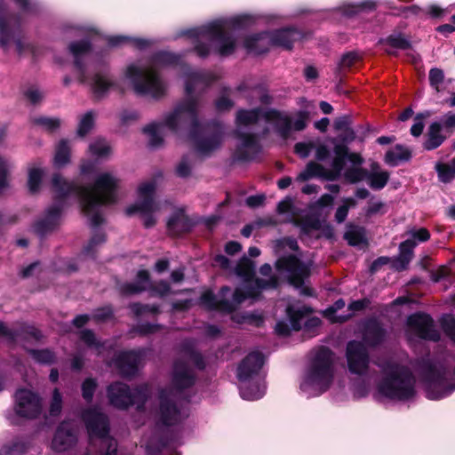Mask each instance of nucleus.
<instances>
[{"label":"nucleus","instance_id":"0eeeda50","mask_svg":"<svg viewBox=\"0 0 455 455\" xmlns=\"http://www.w3.org/2000/svg\"><path fill=\"white\" fill-rule=\"evenodd\" d=\"M333 352L325 346L320 347L311 360L306 381L312 386H317L322 392H325L331 387L333 371Z\"/></svg>","mask_w":455,"mask_h":455},{"label":"nucleus","instance_id":"f03ea898","mask_svg":"<svg viewBox=\"0 0 455 455\" xmlns=\"http://www.w3.org/2000/svg\"><path fill=\"white\" fill-rule=\"evenodd\" d=\"M213 82L212 75L205 72H192L188 75L185 82L186 98L181 100L173 112L164 120V125L176 132L180 124H188L189 128L194 126L198 119L199 98L194 95L196 88L202 84L205 87Z\"/></svg>","mask_w":455,"mask_h":455},{"label":"nucleus","instance_id":"4d7b16f0","mask_svg":"<svg viewBox=\"0 0 455 455\" xmlns=\"http://www.w3.org/2000/svg\"><path fill=\"white\" fill-rule=\"evenodd\" d=\"M285 247H288L290 250L295 252H298L300 250L296 238L292 236H284L275 241L274 251L275 254H279L284 250Z\"/></svg>","mask_w":455,"mask_h":455},{"label":"nucleus","instance_id":"bf43d9fd","mask_svg":"<svg viewBox=\"0 0 455 455\" xmlns=\"http://www.w3.org/2000/svg\"><path fill=\"white\" fill-rule=\"evenodd\" d=\"M107 241V235L103 231H95L93 232L92 237L90 238L88 243L84 247V253L87 255H92L95 251V248L98 245L103 244Z\"/></svg>","mask_w":455,"mask_h":455},{"label":"nucleus","instance_id":"412c9836","mask_svg":"<svg viewBox=\"0 0 455 455\" xmlns=\"http://www.w3.org/2000/svg\"><path fill=\"white\" fill-rule=\"evenodd\" d=\"M235 137L242 140V145L237 147L234 158L238 162H249L259 155L262 147L258 134L236 131Z\"/></svg>","mask_w":455,"mask_h":455},{"label":"nucleus","instance_id":"b1692460","mask_svg":"<svg viewBox=\"0 0 455 455\" xmlns=\"http://www.w3.org/2000/svg\"><path fill=\"white\" fill-rule=\"evenodd\" d=\"M194 225V222L186 214L185 210L180 208L170 216L166 228L171 235L180 236L191 232Z\"/></svg>","mask_w":455,"mask_h":455},{"label":"nucleus","instance_id":"680f3d73","mask_svg":"<svg viewBox=\"0 0 455 455\" xmlns=\"http://www.w3.org/2000/svg\"><path fill=\"white\" fill-rule=\"evenodd\" d=\"M117 441L114 437L105 438L100 442L98 455H118Z\"/></svg>","mask_w":455,"mask_h":455},{"label":"nucleus","instance_id":"cd10ccee","mask_svg":"<svg viewBox=\"0 0 455 455\" xmlns=\"http://www.w3.org/2000/svg\"><path fill=\"white\" fill-rule=\"evenodd\" d=\"M172 441V434L168 430L158 431L148 442L146 451L148 455H160Z\"/></svg>","mask_w":455,"mask_h":455},{"label":"nucleus","instance_id":"9d476101","mask_svg":"<svg viewBox=\"0 0 455 455\" xmlns=\"http://www.w3.org/2000/svg\"><path fill=\"white\" fill-rule=\"evenodd\" d=\"M275 267L279 272H287L289 283L297 289L301 288L303 295L313 296V289L304 287L305 280L310 275V269L296 255L289 254L279 257L275 263Z\"/></svg>","mask_w":455,"mask_h":455},{"label":"nucleus","instance_id":"e2e57ef3","mask_svg":"<svg viewBox=\"0 0 455 455\" xmlns=\"http://www.w3.org/2000/svg\"><path fill=\"white\" fill-rule=\"evenodd\" d=\"M376 3L372 0H366L356 4L348 5L346 8V14L348 16L355 15L362 12H372L376 9Z\"/></svg>","mask_w":455,"mask_h":455},{"label":"nucleus","instance_id":"79ce46f5","mask_svg":"<svg viewBox=\"0 0 455 455\" xmlns=\"http://www.w3.org/2000/svg\"><path fill=\"white\" fill-rule=\"evenodd\" d=\"M225 26V29L230 33L234 37V34L229 30V28L233 29H240V28H246L249 26H251L253 23V19L250 15H238L235 17H232L228 20H222Z\"/></svg>","mask_w":455,"mask_h":455},{"label":"nucleus","instance_id":"6e6d98bb","mask_svg":"<svg viewBox=\"0 0 455 455\" xmlns=\"http://www.w3.org/2000/svg\"><path fill=\"white\" fill-rule=\"evenodd\" d=\"M129 308L135 316H140L146 313L152 315H159L161 313L160 306L156 304H142L140 302H133L129 305Z\"/></svg>","mask_w":455,"mask_h":455},{"label":"nucleus","instance_id":"f3484780","mask_svg":"<svg viewBox=\"0 0 455 455\" xmlns=\"http://www.w3.org/2000/svg\"><path fill=\"white\" fill-rule=\"evenodd\" d=\"M53 197V204L44 213V218L34 222L32 228L34 232L40 237L52 232L60 224V220L67 199H58V192Z\"/></svg>","mask_w":455,"mask_h":455},{"label":"nucleus","instance_id":"a878e982","mask_svg":"<svg viewBox=\"0 0 455 455\" xmlns=\"http://www.w3.org/2000/svg\"><path fill=\"white\" fill-rule=\"evenodd\" d=\"M201 302L209 310L218 311L225 314H231L235 311V306L227 299H218L212 291H206L201 295Z\"/></svg>","mask_w":455,"mask_h":455},{"label":"nucleus","instance_id":"5701e85b","mask_svg":"<svg viewBox=\"0 0 455 455\" xmlns=\"http://www.w3.org/2000/svg\"><path fill=\"white\" fill-rule=\"evenodd\" d=\"M264 364V355L259 351L249 353L238 364L236 378L241 382H248L257 375Z\"/></svg>","mask_w":455,"mask_h":455},{"label":"nucleus","instance_id":"72a5a7b5","mask_svg":"<svg viewBox=\"0 0 455 455\" xmlns=\"http://www.w3.org/2000/svg\"><path fill=\"white\" fill-rule=\"evenodd\" d=\"M442 124L439 122H433L427 133V139L423 143L425 150L432 151L439 148L446 140V136L441 133Z\"/></svg>","mask_w":455,"mask_h":455},{"label":"nucleus","instance_id":"ea45409f","mask_svg":"<svg viewBox=\"0 0 455 455\" xmlns=\"http://www.w3.org/2000/svg\"><path fill=\"white\" fill-rule=\"evenodd\" d=\"M44 172L40 167H30L28 171V189L29 194L36 195L40 191Z\"/></svg>","mask_w":455,"mask_h":455},{"label":"nucleus","instance_id":"aec40b11","mask_svg":"<svg viewBox=\"0 0 455 455\" xmlns=\"http://www.w3.org/2000/svg\"><path fill=\"white\" fill-rule=\"evenodd\" d=\"M77 441V431L74 423L70 420H63L55 430L52 448L57 452L66 451L73 448Z\"/></svg>","mask_w":455,"mask_h":455},{"label":"nucleus","instance_id":"dca6fc26","mask_svg":"<svg viewBox=\"0 0 455 455\" xmlns=\"http://www.w3.org/2000/svg\"><path fill=\"white\" fill-rule=\"evenodd\" d=\"M172 390L162 388L158 392V418L156 424L164 427H172L181 421V411L173 400Z\"/></svg>","mask_w":455,"mask_h":455},{"label":"nucleus","instance_id":"338daca9","mask_svg":"<svg viewBox=\"0 0 455 455\" xmlns=\"http://www.w3.org/2000/svg\"><path fill=\"white\" fill-rule=\"evenodd\" d=\"M80 339L88 347L96 349L103 347V344L99 341L93 331L90 329H84L80 331Z\"/></svg>","mask_w":455,"mask_h":455},{"label":"nucleus","instance_id":"69168bd1","mask_svg":"<svg viewBox=\"0 0 455 455\" xmlns=\"http://www.w3.org/2000/svg\"><path fill=\"white\" fill-rule=\"evenodd\" d=\"M98 384L95 379L86 378L81 386L82 396L87 403H92Z\"/></svg>","mask_w":455,"mask_h":455},{"label":"nucleus","instance_id":"13d9d810","mask_svg":"<svg viewBox=\"0 0 455 455\" xmlns=\"http://www.w3.org/2000/svg\"><path fill=\"white\" fill-rule=\"evenodd\" d=\"M92 43L87 39L73 41L68 44V50L74 57H81L92 51Z\"/></svg>","mask_w":455,"mask_h":455},{"label":"nucleus","instance_id":"c9c22d12","mask_svg":"<svg viewBox=\"0 0 455 455\" xmlns=\"http://www.w3.org/2000/svg\"><path fill=\"white\" fill-rule=\"evenodd\" d=\"M264 112L261 108H254L251 109L240 108L235 115V124L237 126H249L256 124Z\"/></svg>","mask_w":455,"mask_h":455},{"label":"nucleus","instance_id":"c03bdc74","mask_svg":"<svg viewBox=\"0 0 455 455\" xmlns=\"http://www.w3.org/2000/svg\"><path fill=\"white\" fill-rule=\"evenodd\" d=\"M139 204H134L128 206L125 210L126 215L132 216L136 212L140 213H152L155 211V200L151 197H141Z\"/></svg>","mask_w":455,"mask_h":455},{"label":"nucleus","instance_id":"864d4df0","mask_svg":"<svg viewBox=\"0 0 455 455\" xmlns=\"http://www.w3.org/2000/svg\"><path fill=\"white\" fill-rule=\"evenodd\" d=\"M159 124L152 123L143 128V132L149 136V146L159 148L164 143V139L159 132Z\"/></svg>","mask_w":455,"mask_h":455},{"label":"nucleus","instance_id":"20e7f679","mask_svg":"<svg viewBox=\"0 0 455 455\" xmlns=\"http://www.w3.org/2000/svg\"><path fill=\"white\" fill-rule=\"evenodd\" d=\"M125 76L132 82L134 92L139 95H150L160 99L165 94V85L155 67L141 68L134 64L127 67Z\"/></svg>","mask_w":455,"mask_h":455},{"label":"nucleus","instance_id":"58836bf2","mask_svg":"<svg viewBox=\"0 0 455 455\" xmlns=\"http://www.w3.org/2000/svg\"><path fill=\"white\" fill-rule=\"evenodd\" d=\"M181 57L168 51H158L151 57V62L154 66H176L180 61Z\"/></svg>","mask_w":455,"mask_h":455},{"label":"nucleus","instance_id":"f257e3e1","mask_svg":"<svg viewBox=\"0 0 455 455\" xmlns=\"http://www.w3.org/2000/svg\"><path fill=\"white\" fill-rule=\"evenodd\" d=\"M52 185L53 190L58 192V199H67L71 194L79 198L81 211L85 216H91L90 225L93 228L104 222L99 209L103 205L115 204L117 199L118 180L109 172L100 174L90 187L68 181L60 173H54Z\"/></svg>","mask_w":455,"mask_h":455},{"label":"nucleus","instance_id":"7ed1b4c3","mask_svg":"<svg viewBox=\"0 0 455 455\" xmlns=\"http://www.w3.org/2000/svg\"><path fill=\"white\" fill-rule=\"evenodd\" d=\"M378 392L390 399L408 401L416 395L415 378L411 370L397 363L389 364L379 382Z\"/></svg>","mask_w":455,"mask_h":455},{"label":"nucleus","instance_id":"a19ab883","mask_svg":"<svg viewBox=\"0 0 455 455\" xmlns=\"http://www.w3.org/2000/svg\"><path fill=\"white\" fill-rule=\"evenodd\" d=\"M235 274L245 281L252 279L255 275V263L247 256L243 255L237 262Z\"/></svg>","mask_w":455,"mask_h":455},{"label":"nucleus","instance_id":"f704fd0d","mask_svg":"<svg viewBox=\"0 0 455 455\" xmlns=\"http://www.w3.org/2000/svg\"><path fill=\"white\" fill-rule=\"evenodd\" d=\"M343 238L350 246L368 245L369 242L366 236L364 227L357 226L352 223L347 225V230L344 233Z\"/></svg>","mask_w":455,"mask_h":455},{"label":"nucleus","instance_id":"052dcab7","mask_svg":"<svg viewBox=\"0 0 455 455\" xmlns=\"http://www.w3.org/2000/svg\"><path fill=\"white\" fill-rule=\"evenodd\" d=\"M27 446L21 441H12L0 449V455H23L27 452Z\"/></svg>","mask_w":455,"mask_h":455},{"label":"nucleus","instance_id":"39448f33","mask_svg":"<svg viewBox=\"0 0 455 455\" xmlns=\"http://www.w3.org/2000/svg\"><path fill=\"white\" fill-rule=\"evenodd\" d=\"M183 35L199 40L200 36H208L212 42H218L216 52L221 57L232 55L236 49V39L225 29L220 20H214L206 25L192 28L183 32Z\"/></svg>","mask_w":455,"mask_h":455},{"label":"nucleus","instance_id":"473e14b6","mask_svg":"<svg viewBox=\"0 0 455 455\" xmlns=\"http://www.w3.org/2000/svg\"><path fill=\"white\" fill-rule=\"evenodd\" d=\"M328 172L329 170L325 169L321 164L310 161L307 164L304 171L298 175L297 180L304 182L313 178H320L331 181Z\"/></svg>","mask_w":455,"mask_h":455},{"label":"nucleus","instance_id":"423d86ee","mask_svg":"<svg viewBox=\"0 0 455 455\" xmlns=\"http://www.w3.org/2000/svg\"><path fill=\"white\" fill-rule=\"evenodd\" d=\"M269 35V42L273 46L282 47L285 50H291L295 42L300 40L303 36L300 30L294 27H285L275 29L270 33H259L245 37L243 46L248 52H253L256 54H265L268 52L267 46H261L259 41L264 36Z\"/></svg>","mask_w":455,"mask_h":455},{"label":"nucleus","instance_id":"5fc2aeb1","mask_svg":"<svg viewBox=\"0 0 455 455\" xmlns=\"http://www.w3.org/2000/svg\"><path fill=\"white\" fill-rule=\"evenodd\" d=\"M369 171L363 167H350L344 172L345 180L350 184H356L363 180H367Z\"/></svg>","mask_w":455,"mask_h":455},{"label":"nucleus","instance_id":"3c124183","mask_svg":"<svg viewBox=\"0 0 455 455\" xmlns=\"http://www.w3.org/2000/svg\"><path fill=\"white\" fill-rule=\"evenodd\" d=\"M32 123L36 125L43 127L48 132H54L61 124V121L58 117H48L44 116L33 118Z\"/></svg>","mask_w":455,"mask_h":455},{"label":"nucleus","instance_id":"bb28decb","mask_svg":"<svg viewBox=\"0 0 455 455\" xmlns=\"http://www.w3.org/2000/svg\"><path fill=\"white\" fill-rule=\"evenodd\" d=\"M333 153L334 158L331 162V170L328 172L331 181L339 179L341 172L346 166L348 156V147L345 144H335Z\"/></svg>","mask_w":455,"mask_h":455},{"label":"nucleus","instance_id":"a18cd8bd","mask_svg":"<svg viewBox=\"0 0 455 455\" xmlns=\"http://www.w3.org/2000/svg\"><path fill=\"white\" fill-rule=\"evenodd\" d=\"M264 389L259 384L243 382L240 387V394L243 399L258 400L264 395Z\"/></svg>","mask_w":455,"mask_h":455},{"label":"nucleus","instance_id":"49530a36","mask_svg":"<svg viewBox=\"0 0 455 455\" xmlns=\"http://www.w3.org/2000/svg\"><path fill=\"white\" fill-rule=\"evenodd\" d=\"M390 178L387 171H381L379 172H370L367 175V180L370 188L373 190H381L384 188Z\"/></svg>","mask_w":455,"mask_h":455},{"label":"nucleus","instance_id":"e433bc0d","mask_svg":"<svg viewBox=\"0 0 455 455\" xmlns=\"http://www.w3.org/2000/svg\"><path fill=\"white\" fill-rule=\"evenodd\" d=\"M71 149L68 140L61 139L56 146L53 165L60 169L70 163Z\"/></svg>","mask_w":455,"mask_h":455},{"label":"nucleus","instance_id":"c85d7f7f","mask_svg":"<svg viewBox=\"0 0 455 455\" xmlns=\"http://www.w3.org/2000/svg\"><path fill=\"white\" fill-rule=\"evenodd\" d=\"M11 333L9 341L11 343H15L18 340L28 342L31 339L40 341L43 338L42 331L39 329L27 323H22L18 328L11 329Z\"/></svg>","mask_w":455,"mask_h":455},{"label":"nucleus","instance_id":"0e129e2a","mask_svg":"<svg viewBox=\"0 0 455 455\" xmlns=\"http://www.w3.org/2000/svg\"><path fill=\"white\" fill-rule=\"evenodd\" d=\"M148 291L151 293V296H157L159 298H164L171 293V285L165 280H160L157 283H150L148 286Z\"/></svg>","mask_w":455,"mask_h":455},{"label":"nucleus","instance_id":"4468645a","mask_svg":"<svg viewBox=\"0 0 455 455\" xmlns=\"http://www.w3.org/2000/svg\"><path fill=\"white\" fill-rule=\"evenodd\" d=\"M345 355L349 372L359 376L366 374L370 367V355L363 342L348 341Z\"/></svg>","mask_w":455,"mask_h":455},{"label":"nucleus","instance_id":"393cba45","mask_svg":"<svg viewBox=\"0 0 455 455\" xmlns=\"http://www.w3.org/2000/svg\"><path fill=\"white\" fill-rule=\"evenodd\" d=\"M117 87V83L112 78L108 69L97 71L92 77L91 88L97 99L105 97L110 89Z\"/></svg>","mask_w":455,"mask_h":455},{"label":"nucleus","instance_id":"09e8293b","mask_svg":"<svg viewBox=\"0 0 455 455\" xmlns=\"http://www.w3.org/2000/svg\"><path fill=\"white\" fill-rule=\"evenodd\" d=\"M294 224L300 228L303 235H309L312 230H320L322 223L319 218L307 216L301 220H295Z\"/></svg>","mask_w":455,"mask_h":455},{"label":"nucleus","instance_id":"4c0bfd02","mask_svg":"<svg viewBox=\"0 0 455 455\" xmlns=\"http://www.w3.org/2000/svg\"><path fill=\"white\" fill-rule=\"evenodd\" d=\"M180 350L188 357L196 369L204 371L206 368V362L203 355L194 347L192 343L188 341L183 342Z\"/></svg>","mask_w":455,"mask_h":455},{"label":"nucleus","instance_id":"603ef678","mask_svg":"<svg viewBox=\"0 0 455 455\" xmlns=\"http://www.w3.org/2000/svg\"><path fill=\"white\" fill-rule=\"evenodd\" d=\"M95 118L93 111H87L80 119L76 133L79 137L86 136L94 127Z\"/></svg>","mask_w":455,"mask_h":455},{"label":"nucleus","instance_id":"9b49d317","mask_svg":"<svg viewBox=\"0 0 455 455\" xmlns=\"http://www.w3.org/2000/svg\"><path fill=\"white\" fill-rule=\"evenodd\" d=\"M297 119L292 124L290 116L284 115L282 111L275 108H269L264 111L263 117L267 123H274L275 132L284 140L291 136V130L300 132L307 128L309 120V112L299 110L296 113Z\"/></svg>","mask_w":455,"mask_h":455},{"label":"nucleus","instance_id":"1a4fd4ad","mask_svg":"<svg viewBox=\"0 0 455 455\" xmlns=\"http://www.w3.org/2000/svg\"><path fill=\"white\" fill-rule=\"evenodd\" d=\"M109 403L115 408L126 410L134 404L144 405L148 401V390L143 386L133 389L123 382H114L107 388Z\"/></svg>","mask_w":455,"mask_h":455},{"label":"nucleus","instance_id":"2eb2a0df","mask_svg":"<svg viewBox=\"0 0 455 455\" xmlns=\"http://www.w3.org/2000/svg\"><path fill=\"white\" fill-rule=\"evenodd\" d=\"M82 419L85 425L90 439L98 438L100 441L112 437L108 416L96 408H88L82 413Z\"/></svg>","mask_w":455,"mask_h":455},{"label":"nucleus","instance_id":"4be33fe9","mask_svg":"<svg viewBox=\"0 0 455 455\" xmlns=\"http://www.w3.org/2000/svg\"><path fill=\"white\" fill-rule=\"evenodd\" d=\"M387 334L381 322L375 317L368 318L363 323L362 339L364 346L378 347L386 340Z\"/></svg>","mask_w":455,"mask_h":455},{"label":"nucleus","instance_id":"37998d69","mask_svg":"<svg viewBox=\"0 0 455 455\" xmlns=\"http://www.w3.org/2000/svg\"><path fill=\"white\" fill-rule=\"evenodd\" d=\"M435 171L441 182L450 183L455 179V164L453 158L450 163H438Z\"/></svg>","mask_w":455,"mask_h":455},{"label":"nucleus","instance_id":"ddd939ff","mask_svg":"<svg viewBox=\"0 0 455 455\" xmlns=\"http://www.w3.org/2000/svg\"><path fill=\"white\" fill-rule=\"evenodd\" d=\"M406 325L421 339L437 342L441 339L433 317L427 313L418 311L411 314L407 316Z\"/></svg>","mask_w":455,"mask_h":455},{"label":"nucleus","instance_id":"c756f323","mask_svg":"<svg viewBox=\"0 0 455 455\" xmlns=\"http://www.w3.org/2000/svg\"><path fill=\"white\" fill-rule=\"evenodd\" d=\"M379 44H385L390 48L385 49V52L388 55H396L395 52L392 49L406 51L412 47V44L409 39H407L403 33H393L386 38H380L379 40Z\"/></svg>","mask_w":455,"mask_h":455},{"label":"nucleus","instance_id":"de8ad7c7","mask_svg":"<svg viewBox=\"0 0 455 455\" xmlns=\"http://www.w3.org/2000/svg\"><path fill=\"white\" fill-rule=\"evenodd\" d=\"M28 353L38 363L51 365L56 363V355L49 348L29 349Z\"/></svg>","mask_w":455,"mask_h":455},{"label":"nucleus","instance_id":"8fccbe9b","mask_svg":"<svg viewBox=\"0 0 455 455\" xmlns=\"http://www.w3.org/2000/svg\"><path fill=\"white\" fill-rule=\"evenodd\" d=\"M90 153L98 158H103L110 155L111 147L104 138H99L89 145Z\"/></svg>","mask_w":455,"mask_h":455},{"label":"nucleus","instance_id":"6ab92c4d","mask_svg":"<svg viewBox=\"0 0 455 455\" xmlns=\"http://www.w3.org/2000/svg\"><path fill=\"white\" fill-rule=\"evenodd\" d=\"M196 375L188 367V363L182 360H176L172 365L171 388L173 393L181 394L187 389L195 386Z\"/></svg>","mask_w":455,"mask_h":455},{"label":"nucleus","instance_id":"774afa93","mask_svg":"<svg viewBox=\"0 0 455 455\" xmlns=\"http://www.w3.org/2000/svg\"><path fill=\"white\" fill-rule=\"evenodd\" d=\"M440 323L443 332L455 342V317L452 315H445Z\"/></svg>","mask_w":455,"mask_h":455},{"label":"nucleus","instance_id":"a211bd4d","mask_svg":"<svg viewBox=\"0 0 455 455\" xmlns=\"http://www.w3.org/2000/svg\"><path fill=\"white\" fill-rule=\"evenodd\" d=\"M146 355V348L121 351L115 356L114 363L123 377H134Z\"/></svg>","mask_w":455,"mask_h":455},{"label":"nucleus","instance_id":"2f4dec72","mask_svg":"<svg viewBox=\"0 0 455 455\" xmlns=\"http://www.w3.org/2000/svg\"><path fill=\"white\" fill-rule=\"evenodd\" d=\"M412 157L410 148L402 144H396L393 149L386 152L384 161L389 166H397L400 163L409 162Z\"/></svg>","mask_w":455,"mask_h":455},{"label":"nucleus","instance_id":"6e6552de","mask_svg":"<svg viewBox=\"0 0 455 455\" xmlns=\"http://www.w3.org/2000/svg\"><path fill=\"white\" fill-rule=\"evenodd\" d=\"M188 135L196 150L201 155L208 156L221 146L223 127L216 120L201 124L198 118L194 126L189 128Z\"/></svg>","mask_w":455,"mask_h":455},{"label":"nucleus","instance_id":"f8f14e48","mask_svg":"<svg viewBox=\"0 0 455 455\" xmlns=\"http://www.w3.org/2000/svg\"><path fill=\"white\" fill-rule=\"evenodd\" d=\"M15 413L24 419H37L42 412V401L40 396L27 388H19L14 394Z\"/></svg>","mask_w":455,"mask_h":455},{"label":"nucleus","instance_id":"7c9ffc66","mask_svg":"<svg viewBox=\"0 0 455 455\" xmlns=\"http://www.w3.org/2000/svg\"><path fill=\"white\" fill-rule=\"evenodd\" d=\"M313 312V308L306 305L299 307L288 305L285 308L286 316L294 331H299L302 330V320Z\"/></svg>","mask_w":455,"mask_h":455}]
</instances>
